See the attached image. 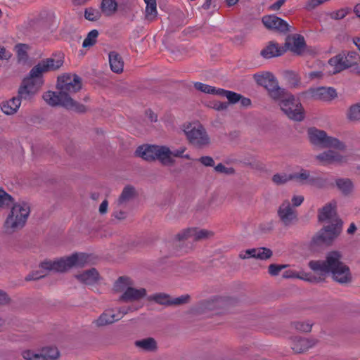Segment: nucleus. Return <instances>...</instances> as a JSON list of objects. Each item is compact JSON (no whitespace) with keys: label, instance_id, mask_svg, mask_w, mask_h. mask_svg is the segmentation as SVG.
<instances>
[{"label":"nucleus","instance_id":"2","mask_svg":"<svg viewBox=\"0 0 360 360\" xmlns=\"http://www.w3.org/2000/svg\"><path fill=\"white\" fill-rule=\"evenodd\" d=\"M88 257L83 253H75L55 260H45L40 264L41 271L33 272L26 277L27 281L37 280L44 277L48 271L65 272L72 267L83 266L87 263Z\"/></svg>","mask_w":360,"mask_h":360},{"label":"nucleus","instance_id":"15","mask_svg":"<svg viewBox=\"0 0 360 360\" xmlns=\"http://www.w3.org/2000/svg\"><path fill=\"white\" fill-rule=\"evenodd\" d=\"M226 300L221 297H214L210 300L202 301L191 309V312L196 314H202L208 311H212L218 308L224 307Z\"/></svg>","mask_w":360,"mask_h":360},{"label":"nucleus","instance_id":"53","mask_svg":"<svg viewBox=\"0 0 360 360\" xmlns=\"http://www.w3.org/2000/svg\"><path fill=\"white\" fill-rule=\"evenodd\" d=\"M12 197L6 193L3 189H0V207L8 206L12 202Z\"/></svg>","mask_w":360,"mask_h":360},{"label":"nucleus","instance_id":"27","mask_svg":"<svg viewBox=\"0 0 360 360\" xmlns=\"http://www.w3.org/2000/svg\"><path fill=\"white\" fill-rule=\"evenodd\" d=\"M311 175L310 171L299 168L297 170L291 173L292 181L299 185H309Z\"/></svg>","mask_w":360,"mask_h":360},{"label":"nucleus","instance_id":"64","mask_svg":"<svg viewBox=\"0 0 360 360\" xmlns=\"http://www.w3.org/2000/svg\"><path fill=\"white\" fill-rule=\"evenodd\" d=\"M321 4L319 0H309L306 4L305 8L307 10H312Z\"/></svg>","mask_w":360,"mask_h":360},{"label":"nucleus","instance_id":"20","mask_svg":"<svg viewBox=\"0 0 360 360\" xmlns=\"http://www.w3.org/2000/svg\"><path fill=\"white\" fill-rule=\"evenodd\" d=\"M316 159L322 165L342 163L346 161V156L342 155L340 152L333 150L324 151L316 156Z\"/></svg>","mask_w":360,"mask_h":360},{"label":"nucleus","instance_id":"49","mask_svg":"<svg viewBox=\"0 0 360 360\" xmlns=\"http://www.w3.org/2000/svg\"><path fill=\"white\" fill-rule=\"evenodd\" d=\"M28 46L25 44H18L15 46L17 56L20 60H25L27 57V51Z\"/></svg>","mask_w":360,"mask_h":360},{"label":"nucleus","instance_id":"47","mask_svg":"<svg viewBox=\"0 0 360 360\" xmlns=\"http://www.w3.org/2000/svg\"><path fill=\"white\" fill-rule=\"evenodd\" d=\"M347 115L350 120H360V103L352 105L349 108Z\"/></svg>","mask_w":360,"mask_h":360},{"label":"nucleus","instance_id":"62","mask_svg":"<svg viewBox=\"0 0 360 360\" xmlns=\"http://www.w3.org/2000/svg\"><path fill=\"white\" fill-rule=\"evenodd\" d=\"M293 207L300 206L304 201V196L302 195H295L291 199Z\"/></svg>","mask_w":360,"mask_h":360},{"label":"nucleus","instance_id":"12","mask_svg":"<svg viewBox=\"0 0 360 360\" xmlns=\"http://www.w3.org/2000/svg\"><path fill=\"white\" fill-rule=\"evenodd\" d=\"M43 80L33 79L30 75L25 78L18 88V96L22 101H30L39 91Z\"/></svg>","mask_w":360,"mask_h":360},{"label":"nucleus","instance_id":"43","mask_svg":"<svg viewBox=\"0 0 360 360\" xmlns=\"http://www.w3.org/2000/svg\"><path fill=\"white\" fill-rule=\"evenodd\" d=\"M98 36V32L96 30H92L90 31L84 39L82 43V46L84 48H89L94 46L96 42Z\"/></svg>","mask_w":360,"mask_h":360},{"label":"nucleus","instance_id":"31","mask_svg":"<svg viewBox=\"0 0 360 360\" xmlns=\"http://www.w3.org/2000/svg\"><path fill=\"white\" fill-rule=\"evenodd\" d=\"M134 345L139 349L146 352H154L157 349V342L153 338L136 340Z\"/></svg>","mask_w":360,"mask_h":360},{"label":"nucleus","instance_id":"52","mask_svg":"<svg viewBox=\"0 0 360 360\" xmlns=\"http://www.w3.org/2000/svg\"><path fill=\"white\" fill-rule=\"evenodd\" d=\"M84 17L88 20L96 21L99 18L100 15L97 10L93 8H87L84 11Z\"/></svg>","mask_w":360,"mask_h":360},{"label":"nucleus","instance_id":"60","mask_svg":"<svg viewBox=\"0 0 360 360\" xmlns=\"http://www.w3.org/2000/svg\"><path fill=\"white\" fill-rule=\"evenodd\" d=\"M347 14V11L346 9L342 8L338 11H334L330 14V16L333 19L335 20H340L344 18Z\"/></svg>","mask_w":360,"mask_h":360},{"label":"nucleus","instance_id":"56","mask_svg":"<svg viewBox=\"0 0 360 360\" xmlns=\"http://www.w3.org/2000/svg\"><path fill=\"white\" fill-rule=\"evenodd\" d=\"M189 300L190 296L188 295H183L174 299L171 298V305H179L185 304L188 302Z\"/></svg>","mask_w":360,"mask_h":360},{"label":"nucleus","instance_id":"63","mask_svg":"<svg viewBox=\"0 0 360 360\" xmlns=\"http://www.w3.org/2000/svg\"><path fill=\"white\" fill-rule=\"evenodd\" d=\"M212 108L217 110H224L227 109L228 104L226 103L215 101L213 103Z\"/></svg>","mask_w":360,"mask_h":360},{"label":"nucleus","instance_id":"18","mask_svg":"<svg viewBox=\"0 0 360 360\" xmlns=\"http://www.w3.org/2000/svg\"><path fill=\"white\" fill-rule=\"evenodd\" d=\"M262 21L264 25L269 30H276L283 33L289 31L290 26L288 23L275 15H264Z\"/></svg>","mask_w":360,"mask_h":360},{"label":"nucleus","instance_id":"14","mask_svg":"<svg viewBox=\"0 0 360 360\" xmlns=\"http://www.w3.org/2000/svg\"><path fill=\"white\" fill-rule=\"evenodd\" d=\"M304 94L307 97L323 101H330L338 96L337 91L334 88L326 86L310 88Z\"/></svg>","mask_w":360,"mask_h":360},{"label":"nucleus","instance_id":"58","mask_svg":"<svg viewBox=\"0 0 360 360\" xmlns=\"http://www.w3.org/2000/svg\"><path fill=\"white\" fill-rule=\"evenodd\" d=\"M214 169L220 173L231 174L234 172V170L231 167H226L223 164L220 163L218 164L215 167Z\"/></svg>","mask_w":360,"mask_h":360},{"label":"nucleus","instance_id":"26","mask_svg":"<svg viewBox=\"0 0 360 360\" xmlns=\"http://www.w3.org/2000/svg\"><path fill=\"white\" fill-rule=\"evenodd\" d=\"M172 150L166 146H158L156 160L163 165H172L174 160L171 158Z\"/></svg>","mask_w":360,"mask_h":360},{"label":"nucleus","instance_id":"37","mask_svg":"<svg viewBox=\"0 0 360 360\" xmlns=\"http://www.w3.org/2000/svg\"><path fill=\"white\" fill-rule=\"evenodd\" d=\"M218 96L226 97L231 104H235L239 102L240 98H241L240 94L231 91L225 90L224 89H219Z\"/></svg>","mask_w":360,"mask_h":360},{"label":"nucleus","instance_id":"50","mask_svg":"<svg viewBox=\"0 0 360 360\" xmlns=\"http://www.w3.org/2000/svg\"><path fill=\"white\" fill-rule=\"evenodd\" d=\"M158 11L155 4H150L149 5H146V18L150 21L153 20L157 16Z\"/></svg>","mask_w":360,"mask_h":360},{"label":"nucleus","instance_id":"25","mask_svg":"<svg viewBox=\"0 0 360 360\" xmlns=\"http://www.w3.org/2000/svg\"><path fill=\"white\" fill-rule=\"evenodd\" d=\"M158 145H146L138 147L136 150V155L146 161H153L156 160Z\"/></svg>","mask_w":360,"mask_h":360},{"label":"nucleus","instance_id":"6","mask_svg":"<svg viewBox=\"0 0 360 360\" xmlns=\"http://www.w3.org/2000/svg\"><path fill=\"white\" fill-rule=\"evenodd\" d=\"M43 99L51 106L60 105L77 112H84L86 110L84 105L77 103L72 97L64 95L60 90L58 93L52 91L45 92Z\"/></svg>","mask_w":360,"mask_h":360},{"label":"nucleus","instance_id":"28","mask_svg":"<svg viewBox=\"0 0 360 360\" xmlns=\"http://www.w3.org/2000/svg\"><path fill=\"white\" fill-rule=\"evenodd\" d=\"M284 50L278 44L270 42L262 51L261 55L266 59L280 56Z\"/></svg>","mask_w":360,"mask_h":360},{"label":"nucleus","instance_id":"4","mask_svg":"<svg viewBox=\"0 0 360 360\" xmlns=\"http://www.w3.org/2000/svg\"><path fill=\"white\" fill-rule=\"evenodd\" d=\"M30 212V208L28 203L25 202L15 203L4 221V232L8 234H12L22 229L26 224Z\"/></svg>","mask_w":360,"mask_h":360},{"label":"nucleus","instance_id":"38","mask_svg":"<svg viewBox=\"0 0 360 360\" xmlns=\"http://www.w3.org/2000/svg\"><path fill=\"white\" fill-rule=\"evenodd\" d=\"M148 300L154 301L155 302L162 305H171V297L169 295L165 293H156L150 295Z\"/></svg>","mask_w":360,"mask_h":360},{"label":"nucleus","instance_id":"24","mask_svg":"<svg viewBox=\"0 0 360 360\" xmlns=\"http://www.w3.org/2000/svg\"><path fill=\"white\" fill-rule=\"evenodd\" d=\"M120 320V316H116L115 311L112 309H107L94 321L97 326H104L112 324Z\"/></svg>","mask_w":360,"mask_h":360},{"label":"nucleus","instance_id":"21","mask_svg":"<svg viewBox=\"0 0 360 360\" xmlns=\"http://www.w3.org/2000/svg\"><path fill=\"white\" fill-rule=\"evenodd\" d=\"M22 100L17 95L10 99L2 101L0 103V108L2 112L6 115H14L18 112Z\"/></svg>","mask_w":360,"mask_h":360},{"label":"nucleus","instance_id":"1","mask_svg":"<svg viewBox=\"0 0 360 360\" xmlns=\"http://www.w3.org/2000/svg\"><path fill=\"white\" fill-rule=\"evenodd\" d=\"M342 255L338 251H331L323 261H310L309 266L321 275L331 274L333 278L340 283L350 282L352 276L349 268L342 261Z\"/></svg>","mask_w":360,"mask_h":360},{"label":"nucleus","instance_id":"41","mask_svg":"<svg viewBox=\"0 0 360 360\" xmlns=\"http://www.w3.org/2000/svg\"><path fill=\"white\" fill-rule=\"evenodd\" d=\"M194 87L201 92L213 95H218V91H219L220 89H217L214 86L203 84L201 82H195Z\"/></svg>","mask_w":360,"mask_h":360},{"label":"nucleus","instance_id":"5","mask_svg":"<svg viewBox=\"0 0 360 360\" xmlns=\"http://www.w3.org/2000/svg\"><path fill=\"white\" fill-rule=\"evenodd\" d=\"M182 130L190 144L203 148L210 146V138L205 127L199 122L185 123Z\"/></svg>","mask_w":360,"mask_h":360},{"label":"nucleus","instance_id":"13","mask_svg":"<svg viewBox=\"0 0 360 360\" xmlns=\"http://www.w3.org/2000/svg\"><path fill=\"white\" fill-rule=\"evenodd\" d=\"M341 230L342 223L326 226L314 238V242L317 244H329L339 236Z\"/></svg>","mask_w":360,"mask_h":360},{"label":"nucleus","instance_id":"3","mask_svg":"<svg viewBox=\"0 0 360 360\" xmlns=\"http://www.w3.org/2000/svg\"><path fill=\"white\" fill-rule=\"evenodd\" d=\"M113 291L120 294L118 300L122 302H139L147 295L144 288H136L133 280L127 276L117 278L113 285Z\"/></svg>","mask_w":360,"mask_h":360},{"label":"nucleus","instance_id":"51","mask_svg":"<svg viewBox=\"0 0 360 360\" xmlns=\"http://www.w3.org/2000/svg\"><path fill=\"white\" fill-rule=\"evenodd\" d=\"M186 146H181L177 149L172 150L171 158H182L186 160H191V158L188 154H184L186 150Z\"/></svg>","mask_w":360,"mask_h":360},{"label":"nucleus","instance_id":"11","mask_svg":"<svg viewBox=\"0 0 360 360\" xmlns=\"http://www.w3.org/2000/svg\"><path fill=\"white\" fill-rule=\"evenodd\" d=\"M82 88L81 79L76 75L66 74L58 77L57 89L64 95L70 96L79 91Z\"/></svg>","mask_w":360,"mask_h":360},{"label":"nucleus","instance_id":"8","mask_svg":"<svg viewBox=\"0 0 360 360\" xmlns=\"http://www.w3.org/2000/svg\"><path fill=\"white\" fill-rule=\"evenodd\" d=\"M310 142L321 148H332L342 150L345 148L343 143L336 138L329 136L323 131L316 128H309L307 131Z\"/></svg>","mask_w":360,"mask_h":360},{"label":"nucleus","instance_id":"19","mask_svg":"<svg viewBox=\"0 0 360 360\" xmlns=\"http://www.w3.org/2000/svg\"><path fill=\"white\" fill-rule=\"evenodd\" d=\"M336 202L333 201L326 204L319 213V219L330 224L342 223L336 215Z\"/></svg>","mask_w":360,"mask_h":360},{"label":"nucleus","instance_id":"54","mask_svg":"<svg viewBox=\"0 0 360 360\" xmlns=\"http://www.w3.org/2000/svg\"><path fill=\"white\" fill-rule=\"evenodd\" d=\"M294 328L302 332H309L311 329L312 323L309 322H295L293 323Z\"/></svg>","mask_w":360,"mask_h":360},{"label":"nucleus","instance_id":"34","mask_svg":"<svg viewBox=\"0 0 360 360\" xmlns=\"http://www.w3.org/2000/svg\"><path fill=\"white\" fill-rule=\"evenodd\" d=\"M134 195V188L131 186H126L123 189V191L117 200L118 205L121 206V205H124L125 203L129 202L131 199H132Z\"/></svg>","mask_w":360,"mask_h":360},{"label":"nucleus","instance_id":"10","mask_svg":"<svg viewBox=\"0 0 360 360\" xmlns=\"http://www.w3.org/2000/svg\"><path fill=\"white\" fill-rule=\"evenodd\" d=\"M63 64L60 57H51L40 60L30 71L29 75L35 79L42 80L44 73L58 70Z\"/></svg>","mask_w":360,"mask_h":360},{"label":"nucleus","instance_id":"55","mask_svg":"<svg viewBox=\"0 0 360 360\" xmlns=\"http://www.w3.org/2000/svg\"><path fill=\"white\" fill-rule=\"evenodd\" d=\"M287 266H288V265H286V264L278 265V264H272L269 266L268 271H269V274L271 276H277V275H278L279 272L281 270H283V269H285Z\"/></svg>","mask_w":360,"mask_h":360},{"label":"nucleus","instance_id":"59","mask_svg":"<svg viewBox=\"0 0 360 360\" xmlns=\"http://www.w3.org/2000/svg\"><path fill=\"white\" fill-rule=\"evenodd\" d=\"M283 277L285 278H301L308 280L307 278L300 276L297 272L293 270H287L283 274Z\"/></svg>","mask_w":360,"mask_h":360},{"label":"nucleus","instance_id":"46","mask_svg":"<svg viewBox=\"0 0 360 360\" xmlns=\"http://www.w3.org/2000/svg\"><path fill=\"white\" fill-rule=\"evenodd\" d=\"M309 185L313 186L319 189H323L327 187L328 179L321 176H311Z\"/></svg>","mask_w":360,"mask_h":360},{"label":"nucleus","instance_id":"22","mask_svg":"<svg viewBox=\"0 0 360 360\" xmlns=\"http://www.w3.org/2000/svg\"><path fill=\"white\" fill-rule=\"evenodd\" d=\"M75 278L84 285L96 284L101 279L99 273L95 268L84 271L75 275Z\"/></svg>","mask_w":360,"mask_h":360},{"label":"nucleus","instance_id":"35","mask_svg":"<svg viewBox=\"0 0 360 360\" xmlns=\"http://www.w3.org/2000/svg\"><path fill=\"white\" fill-rule=\"evenodd\" d=\"M214 236V232L207 229L193 228V240L209 239Z\"/></svg>","mask_w":360,"mask_h":360},{"label":"nucleus","instance_id":"39","mask_svg":"<svg viewBox=\"0 0 360 360\" xmlns=\"http://www.w3.org/2000/svg\"><path fill=\"white\" fill-rule=\"evenodd\" d=\"M284 76L291 87L297 88L300 85L301 78L295 72L286 71Z\"/></svg>","mask_w":360,"mask_h":360},{"label":"nucleus","instance_id":"30","mask_svg":"<svg viewBox=\"0 0 360 360\" xmlns=\"http://www.w3.org/2000/svg\"><path fill=\"white\" fill-rule=\"evenodd\" d=\"M265 88L267 89L269 96L274 100H278L283 98L285 96V94L287 93L285 89L281 88L278 86L276 78L272 81V82H269Z\"/></svg>","mask_w":360,"mask_h":360},{"label":"nucleus","instance_id":"16","mask_svg":"<svg viewBox=\"0 0 360 360\" xmlns=\"http://www.w3.org/2000/svg\"><path fill=\"white\" fill-rule=\"evenodd\" d=\"M278 216L285 226H290L297 220V213L289 200H284L278 209Z\"/></svg>","mask_w":360,"mask_h":360},{"label":"nucleus","instance_id":"57","mask_svg":"<svg viewBox=\"0 0 360 360\" xmlns=\"http://www.w3.org/2000/svg\"><path fill=\"white\" fill-rule=\"evenodd\" d=\"M136 309L137 308H134L132 307H120L115 311V314L116 316H120V319H122L124 315L129 312L136 311Z\"/></svg>","mask_w":360,"mask_h":360},{"label":"nucleus","instance_id":"33","mask_svg":"<svg viewBox=\"0 0 360 360\" xmlns=\"http://www.w3.org/2000/svg\"><path fill=\"white\" fill-rule=\"evenodd\" d=\"M44 360H56L60 356V352L56 347H45L41 349Z\"/></svg>","mask_w":360,"mask_h":360},{"label":"nucleus","instance_id":"23","mask_svg":"<svg viewBox=\"0 0 360 360\" xmlns=\"http://www.w3.org/2000/svg\"><path fill=\"white\" fill-rule=\"evenodd\" d=\"M316 341L314 339H307L296 337L292 340L291 347L296 353H302L315 345Z\"/></svg>","mask_w":360,"mask_h":360},{"label":"nucleus","instance_id":"45","mask_svg":"<svg viewBox=\"0 0 360 360\" xmlns=\"http://www.w3.org/2000/svg\"><path fill=\"white\" fill-rule=\"evenodd\" d=\"M305 46L304 39L302 37H297L294 38L292 45V51L297 53L300 54L303 51Z\"/></svg>","mask_w":360,"mask_h":360},{"label":"nucleus","instance_id":"40","mask_svg":"<svg viewBox=\"0 0 360 360\" xmlns=\"http://www.w3.org/2000/svg\"><path fill=\"white\" fill-rule=\"evenodd\" d=\"M117 7L115 0H103L101 3L102 11L107 15L113 14Z\"/></svg>","mask_w":360,"mask_h":360},{"label":"nucleus","instance_id":"61","mask_svg":"<svg viewBox=\"0 0 360 360\" xmlns=\"http://www.w3.org/2000/svg\"><path fill=\"white\" fill-rule=\"evenodd\" d=\"M11 56V52L7 50L4 46H0V60H8Z\"/></svg>","mask_w":360,"mask_h":360},{"label":"nucleus","instance_id":"36","mask_svg":"<svg viewBox=\"0 0 360 360\" xmlns=\"http://www.w3.org/2000/svg\"><path fill=\"white\" fill-rule=\"evenodd\" d=\"M254 78L259 85L266 87L267 84L269 82H272L276 77L270 72H265L262 74H255L254 75Z\"/></svg>","mask_w":360,"mask_h":360},{"label":"nucleus","instance_id":"48","mask_svg":"<svg viewBox=\"0 0 360 360\" xmlns=\"http://www.w3.org/2000/svg\"><path fill=\"white\" fill-rule=\"evenodd\" d=\"M176 238L179 241L189 239L193 240V228H188L182 230L176 235Z\"/></svg>","mask_w":360,"mask_h":360},{"label":"nucleus","instance_id":"42","mask_svg":"<svg viewBox=\"0 0 360 360\" xmlns=\"http://www.w3.org/2000/svg\"><path fill=\"white\" fill-rule=\"evenodd\" d=\"M22 356L25 360H44L42 357L41 349L32 350L27 349L22 352Z\"/></svg>","mask_w":360,"mask_h":360},{"label":"nucleus","instance_id":"44","mask_svg":"<svg viewBox=\"0 0 360 360\" xmlns=\"http://www.w3.org/2000/svg\"><path fill=\"white\" fill-rule=\"evenodd\" d=\"M290 181H292L291 173H277L272 176V181L276 185L285 184Z\"/></svg>","mask_w":360,"mask_h":360},{"label":"nucleus","instance_id":"7","mask_svg":"<svg viewBox=\"0 0 360 360\" xmlns=\"http://www.w3.org/2000/svg\"><path fill=\"white\" fill-rule=\"evenodd\" d=\"M279 105L283 113L290 120L300 122L304 118V108L298 99L289 93H285V96L278 99Z\"/></svg>","mask_w":360,"mask_h":360},{"label":"nucleus","instance_id":"17","mask_svg":"<svg viewBox=\"0 0 360 360\" xmlns=\"http://www.w3.org/2000/svg\"><path fill=\"white\" fill-rule=\"evenodd\" d=\"M273 252L271 249L259 247L242 250L239 253V257L242 259L254 258L260 260H266L271 257Z\"/></svg>","mask_w":360,"mask_h":360},{"label":"nucleus","instance_id":"29","mask_svg":"<svg viewBox=\"0 0 360 360\" xmlns=\"http://www.w3.org/2000/svg\"><path fill=\"white\" fill-rule=\"evenodd\" d=\"M108 57L111 70L115 73L122 72L124 68V62L122 57L115 51H111Z\"/></svg>","mask_w":360,"mask_h":360},{"label":"nucleus","instance_id":"9","mask_svg":"<svg viewBox=\"0 0 360 360\" xmlns=\"http://www.w3.org/2000/svg\"><path fill=\"white\" fill-rule=\"evenodd\" d=\"M360 62V55L356 51H350L347 54L340 53L328 60V64L333 68L331 72L336 74L343 70L358 65Z\"/></svg>","mask_w":360,"mask_h":360},{"label":"nucleus","instance_id":"32","mask_svg":"<svg viewBox=\"0 0 360 360\" xmlns=\"http://www.w3.org/2000/svg\"><path fill=\"white\" fill-rule=\"evenodd\" d=\"M335 184L338 188L345 195H350L354 191V184L349 179H338Z\"/></svg>","mask_w":360,"mask_h":360}]
</instances>
